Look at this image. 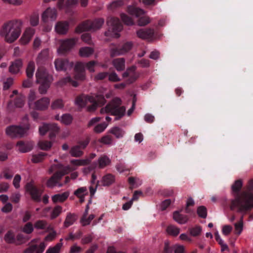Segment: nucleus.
I'll list each match as a JSON object with an SVG mask.
<instances>
[{"mask_svg":"<svg viewBox=\"0 0 253 253\" xmlns=\"http://www.w3.org/2000/svg\"><path fill=\"white\" fill-rule=\"evenodd\" d=\"M62 208L60 206H56L53 209L51 213V218L54 219L56 218L61 212Z\"/></svg>","mask_w":253,"mask_h":253,"instance_id":"a18cd8bd","label":"nucleus"},{"mask_svg":"<svg viewBox=\"0 0 253 253\" xmlns=\"http://www.w3.org/2000/svg\"><path fill=\"white\" fill-rule=\"evenodd\" d=\"M78 41V39L76 38L62 40L58 51L61 54H65L69 52L76 45Z\"/></svg>","mask_w":253,"mask_h":253,"instance_id":"f8f14e48","label":"nucleus"},{"mask_svg":"<svg viewBox=\"0 0 253 253\" xmlns=\"http://www.w3.org/2000/svg\"><path fill=\"white\" fill-rule=\"evenodd\" d=\"M97 167V164L96 162H94L87 168L84 169L83 171L85 173H88L94 170Z\"/></svg>","mask_w":253,"mask_h":253,"instance_id":"e2e57ef3","label":"nucleus"},{"mask_svg":"<svg viewBox=\"0 0 253 253\" xmlns=\"http://www.w3.org/2000/svg\"><path fill=\"white\" fill-rule=\"evenodd\" d=\"M36 99V92L34 91L31 90L30 91V93L29 94V96H28V104H29V107L30 108H32L33 107L34 103H33V101Z\"/></svg>","mask_w":253,"mask_h":253,"instance_id":"864d4df0","label":"nucleus"},{"mask_svg":"<svg viewBox=\"0 0 253 253\" xmlns=\"http://www.w3.org/2000/svg\"><path fill=\"white\" fill-rule=\"evenodd\" d=\"M236 234L239 235L243 229V216L241 217L240 220L238 222L234 224Z\"/></svg>","mask_w":253,"mask_h":253,"instance_id":"a19ab883","label":"nucleus"},{"mask_svg":"<svg viewBox=\"0 0 253 253\" xmlns=\"http://www.w3.org/2000/svg\"><path fill=\"white\" fill-rule=\"evenodd\" d=\"M88 102L91 103L87 107L89 112L94 111L98 106H103L106 100L103 95L98 94L95 97L82 94L77 96L75 100L76 104L81 108L84 107Z\"/></svg>","mask_w":253,"mask_h":253,"instance_id":"7ed1b4c3","label":"nucleus"},{"mask_svg":"<svg viewBox=\"0 0 253 253\" xmlns=\"http://www.w3.org/2000/svg\"><path fill=\"white\" fill-rule=\"evenodd\" d=\"M59 128L55 124H44L42 126L39 127V132L41 135H44L49 131V136L50 139L54 138L59 131Z\"/></svg>","mask_w":253,"mask_h":253,"instance_id":"ddd939ff","label":"nucleus"},{"mask_svg":"<svg viewBox=\"0 0 253 253\" xmlns=\"http://www.w3.org/2000/svg\"><path fill=\"white\" fill-rule=\"evenodd\" d=\"M64 105L63 100L60 99H57L52 103L51 107L52 109H62Z\"/></svg>","mask_w":253,"mask_h":253,"instance_id":"c03bdc74","label":"nucleus"},{"mask_svg":"<svg viewBox=\"0 0 253 253\" xmlns=\"http://www.w3.org/2000/svg\"><path fill=\"white\" fill-rule=\"evenodd\" d=\"M36 240H33L29 244L28 248L24 251V253H42L46 245L44 242H41L39 245L35 244Z\"/></svg>","mask_w":253,"mask_h":253,"instance_id":"4468645a","label":"nucleus"},{"mask_svg":"<svg viewBox=\"0 0 253 253\" xmlns=\"http://www.w3.org/2000/svg\"><path fill=\"white\" fill-rule=\"evenodd\" d=\"M174 253H186L184 247L182 245H176L174 247Z\"/></svg>","mask_w":253,"mask_h":253,"instance_id":"774afa93","label":"nucleus"},{"mask_svg":"<svg viewBox=\"0 0 253 253\" xmlns=\"http://www.w3.org/2000/svg\"><path fill=\"white\" fill-rule=\"evenodd\" d=\"M46 226L47 223L46 221L42 220L37 221L34 224L35 227L38 229H44L46 228Z\"/></svg>","mask_w":253,"mask_h":253,"instance_id":"4d7b16f0","label":"nucleus"},{"mask_svg":"<svg viewBox=\"0 0 253 253\" xmlns=\"http://www.w3.org/2000/svg\"><path fill=\"white\" fill-rule=\"evenodd\" d=\"M54 166H56L59 170L55 172L47 181L46 185L49 188H53L55 186H58L59 187H62L63 184L60 183L59 181L64 175L68 174L72 170L69 166L64 167L61 164H58L53 166L52 167Z\"/></svg>","mask_w":253,"mask_h":253,"instance_id":"423d86ee","label":"nucleus"},{"mask_svg":"<svg viewBox=\"0 0 253 253\" xmlns=\"http://www.w3.org/2000/svg\"><path fill=\"white\" fill-rule=\"evenodd\" d=\"M127 11L129 14L136 17H139L143 15L144 13L143 9L132 5L128 6L127 7Z\"/></svg>","mask_w":253,"mask_h":253,"instance_id":"b1692460","label":"nucleus"},{"mask_svg":"<svg viewBox=\"0 0 253 253\" xmlns=\"http://www.w3.org/2000/svg\"><path fill=\"white\" fill-rule=\"evenodd\" d=\"M173 217L176 222L182 224L185 223L188 219L187 215L180 214L177 211L174 212Z\"/></svg>","mask_w":253,"mask_h":253,"instance_id":"c85d7f7f","label":"nucleus"},{"mask_svg":"<svg viewBox=\"0 0 253 253\" xmlns=\"http://www.w3.org/2000/svg\"><path fill=\"white\" fill-rule=\"evenodd\" d=\"M54 64L56 69L57 71L66 70L68 69L72 68L74 63L69 62L66 59L59 58L55 60Z\"/></svg>","mask_w":253,"mask_h":253,"instance_id":"dca6fc26","label":"nucleus"},{"mask_svg":"<svg viewBox=\"0 0 253 253\" xmlns=\"http://www.w3.org/2000/svg\"><path fill=\"white\" fill-rule=\"evenodd\" d=\"M107 126V124L104 122L97 125L94 128V131L96 133H101L103 132Z\"/></svg>","mask_w":253,"mask_h":253,"instance_id":"5fc2aeb1","label":"nucleus"},{"mask_svg":"<svg viewBox=\"0 0 253 253\" xmlns=\"http://www.w3.org/2000/svg\"><path fill=\"white\" fill-rule=\"evenodd\" d=\"M21 179V177L19 174H17L15 175L13 180V184L15 188L18 189L20 187L19 183Z\"/></svg>","mask_w":253,"mask_h":253,"instance_id":"338daca9","label":"nucleus"},{"mask_svg":"<svg viewBox=\"0 0 253 253\" xmlns=\"http://www.w3.org/2000/svg\"><path fill=\"white\" fill-rule=\"evenodd\" d=\"M62 246L61 243L57 244L54 247L49 248L46 252V253H59Z\"/></svg>","mask_w":253,"mask_h":253,"instance_id":"6e6d98bb","label":"nucleus"},{"mask_svg":"<svg viewBox=\"0 0 253 253\" xmlns=\"http://www.w3.org/2000/svg\"><path fill=\"white\" fill-rule=\"evenodd\" d=\"M69 193L65 192L62 194H55L52 196V201L54 203L58 202L62 203L64 202L69 197Z\"/></svg>","mask_w":253,"mask_h":253,"instance_id":"a878e982","label":"nucleus"},{"mask_svg":"<svg viewBox=\"0 0 253 253\" xmlns=\"http://www.w3.org/2000/svg\"><path fill=\"white\" fill-rule=\"evenodd\" d=\"M115 182V177L111 174H107L102 178L101 182L104 186H108Z\"/></svg>","mask_w":253,"mask_h":253,"instance_id":"7c9ffc66","label":"nucleus"},{"mask_svg":"<svg viewBox=\"0 0 253 253\" xmlns=\"http://www.w3.org/2000/svg\"><path fill=\"white\" fill-rule=\"evenodd\" d=\"M179 229L173 225H169L167 229V231L168 234L173 235L177 236L179 233Z\"/></svg>","mask_w":253,"mask_h":253,"instance_id":"37998d69","label":"nucleus"},{"mask_svg":"<svg viewBox=\"0 0 253 253\" xmlns=\"http://www.w3.org/2000/svg\"><path fill=\"white\" fill-rule=\"evenodd\" d=\"M121 17L123 22L127 25H133V21L131 17L125 13L121 14Z\"/></svg>","mask_w":253,"mask_h":253,"instance_id":"49530a36","label":"nucleus"},{"mask_svg":"<svg viewBox=\"0 0 253 253\" xmlns=\"http://www.w3.org/2000/svg\"><path fill=\"white\" fill-rule=\"evenodd\" d=\"M122 100L116 97L107 104L105 108H101L100 113H110L111 115L115 116L116 120L121 119L125 114L126 107L121 106Z\"/></svg>","mask_w":253,"mask_h":253,"instance_id":"20e7f679","label":"nucleus"},{"mask_svg":"<svg viewBox=\"0 0 253 253\" xmlns=\"http://www.w3.org/2000/svg\"><path fill=\"white\" fill-rule=\"evenodd\" d=\"M25 190L28 193L32 199L36 202L41 201L42 191L35 185L33 181L28 182L25 185Z\"/></svg>","mask_w":253,"mask_h":253,"instance_id":"9d476101","label":"nucleus"},{"mask_svg":"<svg viewBox=\"0 0 253 253\" xmlns=\"http://www.w3.org/2000/svg\"><path fill=\"white\" fill-rule=\"evenodd\" d=\"M150 23V19L148 17L141 16L137 20L138 25L140 26H144Z\"/></svg>","mask_w":253,"mask_h":253,"instance_id":"13d9d810","label":"nucleus"},{"mask_svg":"<svg viewBox=\"0 0 253 253\" xmlns=\"http://www.w3.org/2000/svg\"><path fill=\"white\" fill-rule=\"evenodd\" d=\"M128 181L130 184V189H133V188H137L140 184H138L136 179L133 177H130L128 179Z\"/></svg>","mask_w":253,"mask_h":253,"instance_id":"052dcab7","label":"nucleus"},{"mask_svg":"<svg viewBox=\"0 0 253 253\" xmlns=\"http://www.w3.org/2000/svg\"><path fill=\"white\" fill-rule=\"evenodd\" d=\"M138 38L143 40H152L154 37V31L152 29H140L136 32Z\"/></svg>","mask_w":253,"mask_h":253,"instance_id":"6ab92c4d","label":"nucleus"},{"mask_svg":"<svg viewBox=\"0 0 253 253\" xmlns=\"http://www.w3.org/2000/svg\"><path fill=\"white\" fill-rule=\"evenodd\" d=\"M39 147L43 150H48L52 146V143L48 141H40L38 143Z\"/></svg>","mask_w":253,"mask_h":253,"instance_id":"79ce46f5","label":"nucleus"},{"mask_svg":"<svg viewBox=\"0 0 253 253\" xmlns=\"http://www.w3.org/2000/svg\"><path fill=\"white\" fill-rule=\"evenodd\" d=\"M49 99L43 97L35 102L32 108L39 110H44L47 108L49 104Z\"/></svg>","mask_w":253,"mask_h":253,"instance_id":"aec40b11","label":"nucleus"},{"mask_svg":"<svg viewBox=\"0 0 253 253\" xmlns=\"http://www.w3.org/2000/svg\"><path fill=\"white\" fill-rule=\"evenodd\" d=\"M81 39L84 42L88 44H91L92 43L91 35L89 33L83 34L81 36Z\"/></svg>","mask_w":253,"mask_h":253,"instance_id":"0e129e2a","label":"nucleus"},{"mask_svg":"<svg viewBox=\"0 0 253 253\" xmlns=\"http://www.w3.org/2000/svg\"><path fill=\"white\" fill-rule=\"evenodd\" d=\"M36 77L38 83L41 84L39 91L41 94H45L52 81V78L43 68L40 67L37 70Z\"/></svg>","mask_w":253,"mask_h":253,"instance_id":"39448f33","label":"nucleus"},{"mask_svg":"<svg viewBox=\"0 0 253 253\" xmlns=\"http://www.w3.org/2000/svg\"><path fill=\"white\" fill-rule=\"evenodd\" d=\"M242 181L240 179L236 180L232 185V191L234 199L231 201L230 209H237L240 212H246L253 208L251 201H253V195L246 191L240 193L242 187Z\"/></svg>","mask_w":253,"mask_h":253,"instance_id":"f257e3e1","label":"nucleus"},{"mask_svg":"<svg viewBox=\"0 0 253 253\" xmlns=\"http://www.w3.org/2000/svg\"><path fill=\"white\" fill-rule=\"evenodd\" d=\"M34 231L33 224L30 222H27L23 227L22 231L27 234L32 233Z\"/></svg>","mask_w":253,"mask_h":253,"instance_id":"09e8293b","label":"nucleus"},{"mask_svg":"<svg viewBox=\"0 0 253 253\" xmlns=\"http://www.w3.org/2000/svg\"><path fill=\"white\" fill-rule=\"evenodd\" d=\"M189 230L191 235L196 237L201 234L202 228L200 226H196L194 227L190 228Z\"/></svg>","mask_w":253,"mask_h":253,"instance_id":"de8ad7c7","label":"nucleus"},{"mask_svg":"<svg viewBox=\"0 0 253 253\" xmlns=\"http://www.w3.org/2000/svg\"><path fill=\"white\" fill-rule=\"evenodd\" d=\"M76 220V215L74 213H68L64 223V226L67 228L72 225Z\"/></svg>","mask_w":253,"mask_h":253,"instance_id":"2f4dec72","label":"nucleus"},{"mask_svg":"<svg viewBox=\"0 0 253 253\" xmlns=\"http://www.w3.org/2000/svg\"><path fill=\"white\" fill-rule=\"evenodd\" d=\"M197 213L200 217L205 218L207 215L206 208L204 206H200L197 209Z\"/></svg>","mask_w":253,"mask_h":253,"instance_id":"603ef678","label":"nucleus"},{"mask_svg":"<svg viewBox=\"0 0 253 253\" xmlns=\"http://www.w3.org/2000/svg\"><path fill=\"white\" fill-rule=\"evenodd\" d=\"M74 78L76 80H84L85 78L84 65L81 62H78L74 67Z\"/></svg>","mask_w":253,"mask_h":253,"instance_id":"a211bd4d","label":"nucleus"},{"mask_svg":"<svg viewBox=\"0 0 253 253\" xmlns=\"http://www.w3.org/2000/svg\"><path fill=\"white\" fill-rule=\"evenodd\" d=\"M29 240V238L27 235H24L22 234L19 233L15 236V245H20L26 243Z\"/></svg>","mask_w":253,"mask_h":253,"instance_id":"c9c22d12","label":"nucleus"},{"mask_svg":"<svg viewBox=\"0 0 253 253\" xmlns=\"http://www.w3.org/2000/svg\"><path fill=\"white\" fill-rule=\"evenodd\" d=\"M57 12L55 8H47L42 13V20L46 22L49 19L55 20L56 18Z\"/></svg>","mask_w":253,"mask_h":253,"instance_id":"412c9836","label":"nucleus"},{"mask_svg":"<svg viewBox=\"0 0 253 253\" xmlns=\"http://www.w3.org/2000/svg\"><path fill=\"white\" fill-rule=\"evenodd\" d=\"M22 66V61L19 59L12 63L9 68V72L12 74H16L19 72Z\"/></svg>","mask_w":253,"mask_h":253,"instance_id":"393cba45","label":"nucleus"},{"mask_svg":"<svg viewBox=\"0 0 253 253\" xmlns=\"http://www.w3.org/2000/svg\"><path fill=\"white\" fill-rule=\"evenodd\" d=\"M39 15L34 14L30 17V23L33 26H36L39 24Z\"/></svg>","mask_w":253,"mask_h":253,"instance_id":"69168bd1","label":"nucleus"},{"mask_svg":"<svg viewBox=\"0 0 253 253\" xmlns=\"http://www.w3.org/2000/svg\"><path fill=\"white\" fill-rule=\"evenodd\" d=\"M113 64L118 71H122L125 68V60L124 58H119L113 61Z\"/></svg>","mask_w":253,"mask_h":253,"instance_id":"bb28decb","label":"nucleus"},{"mask_svg":"<svg viewBox=\"0 0 253 253\" xmlns=\"http://www.w3.org/2000/svg\"><path fill=\"white\" fill-rule=\"evenodd\" d=\"M4 241L8 244H15V235L14 232L11 230L7 231L4 237Z\"/></svg>","mask_w":253,"mask_h":253,"instance_id":"72a5a7b5","label":"nucleus"},{"mask_svg":"<svg viewBox=\"0 0 253 253\" xmlns=\"http://www.w3.org/2000/svg\"><path fill=\"white\" fill-rule=\"evenodd\" d=\"M93 53V49L90 47H83L80 48L79 54L81 56L85 57H88Z\"/></svg>","mask_w":253,"mask_h":253,"instance_id":"473e14b6","label":"nucleus"},{"mask_svg":"<svg viewBox=\"0 0 253 253\" xmlns=\"http://www.w3.org/2000/svg\"><path fill=\"white\" fill-rule=\"evenodd\" d=\"M104 23V19L98 18L93 21L86 20L80 24L75 29V32L81 33L86 31H96L99 29Z\"/></svg>","mask_w":253,"mask_h":253,"instance_id":"0eeeda50","label":"nucleus"},{"mask_svg":"<svg viewBox=\"0 0 253 253\" xmlns=\"http://www.w3.org/2000/svg\"><path fill=\"white\" fill-rule=\"evenodd\" d=\"M48 56V50L47 49L42 50L38 56V61L44 60Z\"/></svg>","mask_w":253,"mask_h":253,"instance_id":"680f3d73","label":"nucleus"},{"mask_svg":"<svg viewBox=\"0 0 253 253\" xmlns=\"http://www.w3.org/2000/svg\"><path fill=\"white\" fill-rule=\"evenodd\" d=\"M72 120V116L69 114H64L61 117V122L65 125L71 124Z\"/></svg>","mask_w":253,"mask_h":253,"instance_id":"8fccbe9b","label":"nucleus"},{"mask_svg":"<svg viewBox=\"0 0 253 253\" xmlns=\"http://www.w3.org/2000/svg\"><path fill=\"white\" fill-rule=\"evenodd\" d=\"M47 155V153L44 152H40L37 154L32 155L31 161L34 163H38L42 162Z\"/></svg>","mask_w":253,"mask_h":253,"instance_id":"f704fd0d","label":"nucleus"},{"mask_svg":"<svg viewBox=\"0 0 253 253\" xmlns=\"http://www.w3.org/2000/svg\"><path fill=\"white\" fill-rule=\"evenodd\" d=\"M108 76L109 81L110 82H117L120 81V79L115 72H111L110 74L108 73Z\"/></svg>","mask_w":253,"mask_h":253,"instance_id":"bf43d9fd","label":"nucleus"},{"mask_svg":"<svg viewBox=\"0 0 253 253\" xmlns=\"http://www.w3.org/2000/svg\"><path fill=\"white\" fill-rule=\"evenodd\" d=\"M34 33L35 30L31 28H27L21 39L22 42L24 43H28L30 41Z\"/></svg>","mask_w":253,"mask_h":253,"instance_id":"cd10ccee","label":"nucleus"},{"mask_svg":"<svg viewBox=\"0 0 253 253\" xmlns=\"http://www.w3.org/2000/svg\"><path fill=\"white\" fill-rule=\"evenodd\" d=\"M19 150L22 153H26L32 150L33 147V144L31 142H24L23 141H18L17 143Z\"/></svg>","mask_w":253,"mask_h":253,"instance_id":"5701e85b","label":"nucleus"},{"mask_svg":"<svg viewBox=\"0 0 253 253\" xmlns=\"http://www.w3.org/2000/svg\"><path fill=\"white\" fill-rule=\"evenodd\" d=\"M60 84L61 85H64V84H72L74 87H77L79 85V84L77 82V81L74 80L71 77H67L66 78L62 79L60 81Z\"/></svg>","mask_w":253,"mask_h":253,"instance_id":"58836bf2","label":"nucleus"},{"mask_svg":"<svg viewBox=\"0 0 253 253\" xmlns=\"http://www.w3.org/2000/svg\"><path fill=\"white\" fill-rule=\"evenodd\" d=\"M71 164L75 166H84L90 164V160L88 159L81 160H72L70 161Z\"/></svg>","mask_w":253,"mask_h":253,"instance_id":"e433bc0d","label":"nucleus"},{"mask_svg":"<svg viewBox=\"0 0 253 253\" xmlns=\"http://www.w3.org/2000/svg\"><path fill=\"white\" fill-rule=\"evenodd\" d=\"M84 193L86 194L87 193V189L85 187H82L76 190L74 192V194L78 198H82V197L84 198Z\"/></svg>","mask_w":253,"mask_h":253,"instance_id":"3c124183","label":"nucleus"},{"mask_svg":"<svg viewBox=\"0 0 253 253\" xmlns=\"http://www.w3.org/2000/svg\"><path fill=\"white\" fill-rule=\"evenodd\" d=\"M133 46V43L131 42H127L123 43L120 44L117 46L111 48L110 50V55L111 57H115L124 54L131 50Z\"/></svg>","mask_w":253,"mask_h":253,"instance_id":"1a4fd4ad","label":"nucleus"},{"mask_svg":"<svg viewBox=\"0 0 253 253\" xmlns=\"http://www.w3.org/2000/svg\"><path fill=\"white\" fill-rule=\"evenodd\" d=\"M69 28V24L67 21L58 22L55 27L56 32L60 35L66 34Z\"/></svg>","mask_w":253,"mask_h":253,"instance_id":"4be33fe9","label":"nucleus"},{"mask_svg":"<svg viewBox=\"0 0 253 253\" xmlns=\"http://www.w3.org/2000/svg\"><path fill=\"white\" fill-rule=\"evenodd\" d=\"M22 22L19 20L9 21L2 26L0 35L9 43L14 42L21 34Z\"/></svg>","mask_w":253,"mask_h":253,"instance_id":"f03ea898","label":"nucleus"},{"mask_svg":"<svg viewBox=\"0 0 253 253\" xmlns=\"http://www.w3.org/2000/svg\"><path fill=\"white\" fill-rule=\"evenodd\" d=\"M28 129V126L23 127L19 126H11L7 127L6 133L11 137H21L26 133Z\"/></svg>","mask_w":253,"mask_h":253,"instance_id":"9b49d317","label":"nucleus"},{"mask_svg":"<svg viewBox=\"0 0 253 253\" xmlns=\"http://www.w3.org/2000/svg\"><path fill=\"white\" fill-rule=\"evenodd\" d=\"M99 169H103L111 163L110 159L106 155L101 156L96 162Z\"/></svg>","mask_w":253,"mask_h":253,"instance_id":"c756f323","label":"nucleus"},{"mask_svg":"<svg viewBox=\"0 0 253 253\" xmlns=\"http://www.w3.org/2000/svg\"><path fill=\"white\" fill-rule=\"evenodd\" d=\"M35 69V63L33 61H30L26 69V75L28 79L23 81L22 85L24 87H30L32 85V82L31 79L33 76Z\"/></svg>","mask_w":253,"mask_h":253,"instance_id":"2eb2a0df","label":"nucleus"},{"mask_svg":"<svg viewBox=\"0 0 253 253\" xmlns=\"http://www.w3.org/2000/svg\"><path fill=\"white\" fill-rule=\"evenodd\" d=\"M70 153L72 157H80L84 154L83 151L77 145L71 148L70 150Z\"/></svg>","mask_w":253,"mask_h":253,"instance_id":"4c0bfd02","label":"nucleus"},{"mask_svg":"<svg viewBox=\"0 0 253 253\" xmlns=\"http://www.w3.org/2000/svg\"><path fill=\"white\" fill-rule=\"evenodd\" d=\"M109 131L111 133L114 135L117 138L122 137L125 133V132L122 129L117 126L112 128Z\"/></svg>","mask_w":253,"mask_h":253,"instance_id":"ea45409f","label":"nucleus"},{"mask_svg":"<svg viewBox=\"0 0 253 253\" xmlns=\"http://www.w3.org/2000/svg\"><path fill=\"white\" fill-rule=\"evenodd\" d=\"M136 67L135 66H132L128 68L126 70L123 74V78L129 77L127 80L128 84H131L135 82L138 77V75L135 72Z\"/></svg>","mask_w":253,"mask_h":253,"instance_id":"f3484780","label":"nucleus"},{"mask_svg":"<svg viewBox=\"0 0 253 253\" xmlns=\"http://www.w3.org/2000/svg\"><path fill=\"white\" fill-rule=\"evenodd\" d=\"M108 30L105 32L106 36L120 37L119 32L123 29V25L118 18L109 17L107 19Z\"/></svg>","mask_w":253,"mask_h":253,"instance_id":"6e6552de","label":"nucleus"}]
</instances>
